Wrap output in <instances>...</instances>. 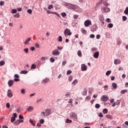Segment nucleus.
<instances>
[{"label":"nucleus","mask_w":128,"mask_h":128,"mask_svg":"<svg viewBox=\"0 0 128 128\" xmlns=\"http://www.w3.org/2000/svg\"><path fill=\"white\" fill-rule=\"evenodd\" d=\"M62 5L68 8L69 10H76V6L66 2H62Z\"/></svg>","instance_id":"nucleus-1"},{"label":"nucleus","mask_w":128,"mask_h":128,"mask_svg":"<svg viewBox=\"0 0 128 128\" xmlns=\"http://www.w3.org/2000/svg\"><path fill=\"white\" fill-rule=\"evenodd\" d=\"M50 112L52 111L50 109H47L46 110L45 112H42L41 114H43L44 116H50Z\"/></svg>","instance_id":"nucleus-2"},{"label":"nucleus","mask_w":128,"mask_h":128,"mask_svg":"<svg viewBox=\"0 0 128 128\" xmlns=\"http://www.w3.org/2000/svg\"><path fill=\"white\" fill-rule=\"evenodd\" d=\"M64 34L65 36H72V32H70V29L68 28H66L64 30Z\"/></svg>","instance_id":"nucleus-3"},{"label":"nucleus","mask_w":128,"mask_h":128,"mask_svg":"<svg viewBox=\"0 0 128 128\" xmlns=\"http://www.w3.org/2000/svg\"><path fill=\"white\" fill-rule=\"evenodd\" d=\"M90 24H92V21H90V20H86L84 22V25L86 28L90 26Z\"/></svg>","instance_id":"nucleus-4"},{"label":"nucleus","mask_w":128,"mask_h":128,"mask_svg":"<svg viewBox=\"0 0 128 128\" xmlns=\"http://www.w3.org/2000/svg\"><path fill=\"white\" fill-rule=\"evenodd\" d=\"M102 12H110V8H108V7H102Z\"/></svg>","instance_id":"nucleus-5"},{"label":"nucleus","mask_w":128,"mask_h":128,"mask_svg":"<svg viewBox=\"0 0 128 128\" xmlns=\"http://www.w3.org/2000/svg\"><path fill=\"white\" fill-rule=\"evenodd\" d=\"M60 52H58V49L54 50L52 51V54L54 56H60Z\"/></svg>","instance_id":"nucleus-6"},{"label":"nucleus","mask_w":128,"mask_h":128,"mask_svg":"<svg viewBox=\"0 0 128 128\" xmlns=\"http://www.w3.org/2000/svg\"><path fill=\"white\" fill-rule=\"evenodd\" d=\"M86 70H88V66L85 64H82L81 65V70L85 72Z\"/></svg>","instance_id":"nucleus-7"},{"label":"nucleus","mask_w":128,"mask_h":128,"mask_svg":"<svg viewBox=\"0 0 128 128\" xmlns=\"http://www.w3.org/2000/svg\"><path fill=\"white\" fill-rule=\"evenodd\" d=\"M47 14H56V16H58V18H60V14L56 12H50V10H47Z\"/></svg>","instance_id":"nucleus-8"},{"label":"nucleus","mask_w":128,"mask_h":128,"mask_svg":"<svg viewBox=\"0 0 128 128\" xmlns=\"http://www.w3.org/2000/svg\"><path fill=\"white\" fill-rule=\"evenodd\" d=\"M101 100L102 102H108V97L106 95H104L101 98Z\"/></svg>","instance_id":"nucleus-9"},{"label":"nucleus","mask_w":128,"mask_h":128,"mask_svg":"<svg viewBox=\"0 0 128 128\" xmlns=\"http://www.w3.org/2000/svg\"><path fill=\"white\" fill-rule=\"evenodd\" d=\"M14 80H10L8 82V86L10 88L11 86H12V84H14Z\"/></svg>","instance_id":"nucleus-10"},{"label":"nucleus","mask_w":128,"mask_h":128,"mask_svg":"<svg viewBox=\"0 0 128 128\" xmlns=\"http://www.w3.org/2000/svg\"><path fill=\"white\" fill-rule=\"evenodd\" d=\"M100 56V52L96 51L94 52V54L93 55L94 58H98V56Z\"/></svg>","instance_id":"nucleus-11"},{"label":"nucleus","mask_w":128,"mask_h":128,"mask_svg":"<svg viewBox=\"0 0 128 128\" xmlns=\"http://www.w3.org/2000/svg\"><path fill=\"white\" fill-rule=\"evenodd\" d=\"M7 96L8 98H12V90H8Z\"/></svg>","instance_id":"nucleus-12"},{"label":"nucleus","mask_w":128,"mask_h":128,"mask_svg":"<svg viewBox=\"0 0 128 128\" xmlns=\"http://www.w3.org/2000/svg\"><path fill=\"white\" fill-rule=\"evenodd\" d=\"M70 116L71 118H76V120L78 118V115L74 112H71Z\"/></svg>","instance_id":"nucleus-13"},{"label":"nucleus","mask_w":128,"mask_h":128,"mask_svg":"<svg viewBox=\"0 0 128 128\" xmlns=\"http://www.w3.org/2000/svg\"><path fill=\"white\" fill-rule=\"evenodd\" d=\"M30 40H32V38H28L25 42H24V44L26 46L28 44V42H30Z\"/></svg>","instance_id":"nucleus-14"},{"label":"nucleus","mask_w":128,"mask_h":128,"mask_svg":"<svg viewBox=\"0 0 128 128\" xmlns=\"http://www.w3.org/2000/svg\"><path fill=\"white\" fill-rule=\"evenodd\" d=\"M120 62H121L120 60L118 59H115L114 60V64H120Z\"/></svg>","instance_id":"nucleus-15"},{"label":"nucleus","mask_w":128,"mask_h":128,"mask_svg":"<svg viewBox=\"0 0 128 128\" xmlns=\"http://www.w3.org/2000/svg\"><path fill=\"white\" fill-rule=\"evenodd\" d=\"M28 112H32L34 110V107L32 106H28V108H27Z\"/></svg>","instance_id":"nucleus-16"},{"label":"nucleus","mask_w":128,"mask_h":128,"mask_svg":"<svg viewBox=\"0 0 128 128\" xmlns=\"http://www.w3.org/2000/svg\"><path fill=\"white\" fill-rule=\"evenodd\" d=\"M31 124L34 126H36V123H34V122L33 120L30 119L29 120Z\"/></svg>","instance_id":"nucleus-17"},{"label":"nucleus","mask_w":128,"mask_h":128,"mask_svg":"<svg viewBox=\"0 0 128 128\" xmlns=\"http://www.w3.org/2000/svg\"><path fill=\"white\" fill-rule=\"evenodd\" d=\"M48 82H50V79L47 78L42 80V82H44V84H46V83Z\"/></svg>","instance_id":"nucleus-18"},{"label":"nucleus","mask_w":128,"mask_h":128,"mask_svg":"<svg viewBox=\"0 0 128 128\" xmlns=\"http://www.w3.org/2000/svg\"><path fill=\"white\" fill-rule=\"evenodd\" d=\"M117 44L118 46H120V44H122V40H120V38H118L117 39Z\"/></svg>","instance_id":"nucleus-19"},{"label":"nucleus","mask_w":128,"mask_h":128,"mask_svg":"<svg viewBox=\"0 0 128 128\" xmlns=\"http://www.w3.org/2000/svg\"><path fill=\"white\" fill-rule=\"evenodd\" d=\"M20 120H16L14 123V126H18L20 124Z\"/></svg>","instance_id":"nucleus-20"},{"label":"nucleus","mask_w":128,"mask_h":128,"mask_svg":"<svg viewBox=\"0 0 128 128\" xmlns=\"http://www.w3.org/2000/svg\"><path fill=\"white\" fill-rule=\"evenodd\" d=\"M34 68H36V65L35 64H32L31 66V70H34Z\"/></svg>","instance_id":"nucleus-21"},{"label":"nucleus","mask_w":128,"mask_h":128,"mask_svg":"<svg viewBox=\"0 0 128 128\" xmlns=\"http://www.w3.org/2000/svg\"><path fill=\"white\" fill-rule=\"evenodd\" d=\"M112 88H118L115 82H113L112 84Z\"/></svg>","instance_id":"nucleus-22"},{"label":"nucleus","mask_w":128,"mask_h":128,"mask_svg":"<svg viewBox=\"0 0 128 128\" xmlns=\"http://www.w3.org/2000/svg\"><path fill=\"white\" fill-rule=\"evenodd\" d=\"M11 12L12 14H16V12H18V10H16V9H12L11 10Z\"/></svg>","instance_id":"nucleus-23"},{"label":"nucleus","mask_w":128,"mask_h":128,"mask_svg":"<svg viewBox=\"0 0 128 128\" xmlns=\"http://www.w3.org/2000/svg\"><path fill=\"white\" fill-rule=\"evenodd\" d=\"M28 72L26 70H23V71H21L20 72V74H28Z\"/></svg>","instance_id":"nucleus-24"},{"label":"nucleus","mask_w":128,"mask_h":128,"mask_svg":"<svg viewBox=\"0 0 128 128\" xmlns=\"http://www.w3.org/2000/svg\"><path fill=\"white\" fill-rule=\"evenodd\" d=\"M102 2H103V4L104 6H108V4L107 2H104V0H102Z\"/></svg>","instance_id":"nucleus-25"},{"label":"nucleus","mask_w":128,"mask_h":128,"mask_svg":"<svg viewBox=\"0 0 128 128\" xmlns=\"http://www.w3.org/2000/svg\"><path fill=\"white\" fill-rule=\"evenodd\" d=\"M78 56L80 58L82 56V51L80 50H78Z\"/></svg>","instance_id":"nucleus-26"},{"label":"nucleus","mask_w":128,"mask_h":128,"mask_svg":"<svg viewBox=\"0 0 128 128\" xmlns=\"http://www.w3.org/2000/svg\"><path fill=\"white\" fill-rule=\"evenodd\" d=\"M60 14L63 18H66V12H62Z\"/></svg>","instance_id":"nucleus-27"},{"label":"nucleus","mask_w":128,"mask_h":128,"mask_svg":"<svg viewBox=\"0 0 128 128\" xmlns=\"http://www.w3.org/2000/svg\"><path fill=\"white\" fill-rule=\"evenodd\" d=\"M66 122L67 124H72V120H70V119H68V118H67V119L66 120Z\"/></svg>","instance_id":"nucleus-28"},{"label":"nucleus","mask_w":128,"mask_h":128,"mask_svg":"<svg viewBox=\"0 0 128 128\" xmlns=\"http://www.w3.org/2000/svg\"><path fill=\"white\" fill-rule=\"evenodd\" d=\"M126 92H128V90H122L120 92V94H126Z\"/></svg>","instance_id":"nucleus-29"},{"label":"nucleus","mask_w":128,"mask_h":128,"mask_svg":"<svg viewBox=\"0 0 128 128\" xmlns=\"http://www.w3.org/2000/svg\"><path fill=\"white\" fill-rule=\"evenodd\" d=\"M58 42H62V36H59L58 37Z\"/></svg>","instance_id":"nucleus-30"},{"label":"nucleus","mask_w":128,"mask_h":128,"mask_svg":"<svg viewBox=\"0 0 128 128\" xmlns=\"http://www.w3.org/2000/svg\"><path fill=\"white\" fill-rule=\"evenodd\" d=\"M106 117L107 118H109V120H112V116L110 114H107Z\"/></svg>","instance_id":"nucleus-31"},{"label":"nucleus","mask_w":128,"mask_h":128,"mask_svg":"<svg viewBox=\"0 0 128 128\" xmlns=\"http://www.w3.org/2000/svg\"><path fill=\"white\" fill-rule=\"evenodd\" d=\"M85 100H86V102H89V100H90V96H88L86 97Z\"/></svg>","instance_id":"nucleus-32"},{"label":"nucleus","mask_w":128,"mask_h":128,"mask_svg":"<svg viewBox=\"0 0 128 128\" xmlns=\"http://www.w3.org/2000/svg\"><path fill=\"white\" fill-rule=\"evenodd\" d=\"M13 16L14 18H20V14L18 13H17L16 14L14 15Z\"/></svg>","instance_id":"nucleus-33"},{"label":"nucleus","mask_w":128,"mask_h":128,"mask_svg":"<svg viewBox=\"0 0 128 128\" xmlns=\"http://www.w3.org/2000/svg\"><path fill=\"white\" fill-rule=\"evenodd\" d=\"M108 109H106V108L104 109V110H103L104 114H108Z\"/></svg>","instance_id":"nucleus-34"},{"label":"nucleus","mask_w":128,"mask_h":128,"mask_svg":"<svg viewBox=\"0 0 128 128\" xmlns=\"http://www.w3.org/2000/svg\"><path fill=\"white\" fill-rule=\"evenodd\" d=\"M88 92V90L84 89V92H83L84 96H86V93Z\"/></svg>","instance_id":"nucleus-35"},{"label":"nucleus","mask_w":128,"mask_h":128,"mask_svg":"<svg viewBox=\"0 0 128 128\" xmlns=\"http://www.w3.org/2000/svg\"><path fill=\"white\" fill-rule=\"evenodd\" d=\"M124 14H128V8L126 7L124 12Z\"/></svg>","instance_id":"nucleus-36"},{"label":"nucleus","mask_w":128,"mask_h":128,"mask_svg":"<svg viewBox=\"0 0 128 128\" xmlns=\"http://www.w3.org/2000/svg\"><path fill=\"white\" fill-rule=\"evenodd\" d=\"M5 64H6V62H4V61H0V66H4Z\"/></svg>","instance_id":"nucleus-37"},{"label":"nucleus","mask_w":128,"mask_h":128,"mask_svg":"<svg viewBox=\"0 0 128 128\" xmlns=\"http://www.w3.org/2000/svg\"><path fill=\"white\" fill-rule=\"evenodd\" d=\"M95 108H100V104H96L95 105Z\"/></svg>","instance_id":"nucleus-38"},{"label":"nucleus","mask_w":128,"mask_h":128,"mask_svg":"<svg viewBox=\"0 0 128 128\" xmlns=\"http://www.w3.org/2000/svg\"><path fill=\"white\" fill-rule=\"evenodd\" d=\"M76 84H78V80L76 79L74 80V81L72 82V84H74V86Z\"/></svg>","instance_id":"nucleus-39"},{"label":"nucleus","mask_w":128,"mask_h":128,"mask_svg":"<svg viewBox=\"0 0 128 128\" xmlns=\"http://www.w3.org/2000/svg\"><path fill=\"white\" fill-rule=\"evenodd\" d=\"M112 74V71L111 70H108L106 72V76H110V74Z\"/></svg>","instance_id":"nucleus-40"},{"label":"nucleus","mask_w":128,"mask_h":128,"mask_svg":"<svg viewBox=\"0 0 128 128\" xmlns=\"http://www.w3.org/2000/svg\"><path fill=\"white\" fill-rule=\"evenodd\" d=\"M102 84H104V82L102 80H100L98 82V84H100V86H102Z\"/></svg>","instance_id":"nucleus-41"},{"label":"nucleus","mask_w":128,"mask_h":128,"mask_svg":"<svg viewBox=\"0 0 128 128\" xmlns=\"http://www.w3.org/2000/svg\"><path fill=\"white\" fill-rule=\"evenodd\" d=\"M108 28H112V26H114V24H108Z\"/></svg>","instance_id":"nucleus-42"},{"label":"nucleus","mask_w":128,"mask_h":128,"mask_svg":"<svg viewBox=\"0 0 128 128\" xmlns=\"http://www.w3.org/2000/svg\"><path fill=\"white\" fill-rule=\"evenodd\" d=\"M66 98H70V92H67L66 94Z\"/></svg>","instance_id":"nucleus-43"},{"label":"nucleus","mask_w":128,"mask_h":128,"mask_svg":"<svg viewBox=\"0 0 128 128\" xmlns=\"http://www.w3.org/2000/svg\"><path fill=\"white\" fill-rule=\"evenodd\" d=\"M16 120V118L14 117H12L11 118V122H14Z\"/></svg>","instance_id":"nucleus-44"},{"label":"nucleus","mask_w":128,"mask_h":128,"mask_svg":"<svg viewBox=\"0 0 128 128\" xmlns=\"http://www.w3.org/2000/svg\"><path fill=\"white\" fill-rule=\"evenodd\" d=\"M116 104H120V102H118V103H116L115 102H114L112 106H113L114 108V106H116Z\"/></svg>","instance_id":"nucleus-45"},{"label":"nucleus","mask_w":128,"mask_h":128,"mask_svg":"<svg viewBox=\"0 0 128 128\" xmlns=\"http://www.w3.org/2000/svg\"><path fill=\"white\" fill-rule=\"evenodd\" d=\"M72 80V76H70L68 78V81L70 82Z\"/></svg>","instance_id":"nucleus-46"},{"label":"nucleus","mask_w":128,"mask_h":128,"mask_svg":"<svg viewBox=\"0 0 128 128\" xmlns=\"http://www.w3.org/2000/svg\"><path fill=\"white\" fill-rule=\"evenodd\" d=\"M52 8H54L53 5H50L48 6V10H52Z\"/></svg>","instance_id":"nucleus-47"},{"label":"nucleus","mask_w":128,"mask_h":128,"mask_svg":"<svg viewBox=\"0 0 128 128\" xmlns=\"http://www.w3.org/2000/svg\"><path fill=\"white\" fill-rule=\"evenodd\" d=\"M27 12H28V14H32V10L28 9L27 10Z\"/></svg>","instance_id":"nucleus-48"},{"label":"nucleus","mask_w":128,"mask_h":128,"mask_svg":"<svg viewBox=\"0 0 128 128\" xmlns=\"http://www.w3.org/2000/svg\"><path fill=\"white\" fill-rule=\"evenodd\" d=\"M34 46L36 48H40V44H38L36 43Z\"/></svg>","instance_id":"nucleus-49"},{"label":"nucleus","mask_w":128,"mask_h":128,"mask_svg":"<svg viewBox=\"0 0 128 128\" xmlns=\"http://www.w3.org/2000/svg\"><path fill=\"white\" fill-rule=\"evenodd\" d=\"M24 50L26 54H28V48H24Z\"/></svg>","instance_id":"nucleus-50"},{"label":"nucleus","mask_w":128,"mask_h":128,"mask_svg":"<svg viewBox=\"0 0 128 128\" xmlns=\"http://www.w3.org/2000/svg\"><path fill=\"white\" fill-rule=\"evenodd\" d=\"M72 74V70H68L67 71L66 74L68 75V74Z\"/></svg>","instance_id":"nucleus-51"},{"label":"nucleus","mask_w":128,"mask_h":128,"mask_svg":"<svg viewBox=\"0 0 128 128\" xmlns=\"http://www.w3.org/2000/svg\"><path fill=\"white\" fill-rule=\"evenodd\" d=\"M122 20H124V22H126V16H122Z\"/></svg>","instance_id":"nucleus-52"},{"label":"nucleus","mask_w":128,"mask_h":128,"mask_svg":"<svg viewBox=\"0 0 128 128\" xmlns=\"http://www.w3.org/2000/svg\"><path fill=\"white\" fill-rule=\"evenodd\" d=\"M82 34H86V30H84V28L82 29Z\"/></svg>","instance_id":"nucleus-53"},{"label":"nucleus","mask_w":128,"mask_h":128,"mask_svg":"<svg viewBox=\"0 0 128 128\" xmlns=\"http://www.w3.org/2000/svg\"><path fill=\"white\" fill-rule=\"evenodd\" d=\"M50 62H54V59L52 58H50Z\"/></svg>","instance_id":"nucleus-54"},{"label":"nucleus","mask_w":128,"mask_h":128,"mask_svg":"<svg viewBox=\"0 0 128 128\" xmlns=\"http://www.w3.org/2000/svg\"><path fill=\"white\" fill-rule=\"evenodd\" d=\"M6 106L8 108H10V103H7L6 104Z\"/></svg>","instance_id":"nucleus-55"},{"label":"nucleus","mask_w":128,"mask_h":128,"mask_svg":"<svg viewBox=\"0 0 128 128\" xmlns=\"http://www.w3.org/2000/svg\"><path fill=\"white\" fill-rule=\"evenodd\" d=\"M20 120H24V116L22 115H19Z\"/></svg>","instance_id":"nucleus-56"},{"label":"nucleus","mask_w":128,"mask_h":128,"mask_svg":"<svg viewBox=\"0 0 128 128\" xmlns=\"http://www.w3.org/2000/svg\"><path fill=\"white\" fill-rule=\"evenodd\" d=\"M98 116H100V118H103L104 114H102V113L100 112V113Z\"/></svg>","instance_id":"nucleus-57"},{"label":"nucleus","mask_w":128,"mask_h":128,"mask_svg":"<svg viewBox=\"0 0 128 128\" xmlns=\"http://www.w3.org/2000/svg\"><path fill=\"white\" fill-rule=\"evenodd\" d=\"M14 82H20V78H15L14 79Z\"/></svg>","instance_id":"nucleus-58"},{"label":"nucleus","mask_w":128,"mask_h":128,"mask_svg":"<svg viewBox=\"0 0 128 128\" xmlns=\"http://www.w3.org/2000/svg\"><path fill=\"white\" fill-rule=\"evenodd\" d=\"M26 92V90L24 89H22L21 90V92L22 94H24V92Z\"/></svg>","instance_id":"nucleus-59"},{"label":"nucleus","mask_w":128,"mask_h":128,"mask_svg":"<svg viewBox=\"0 0 128 128\" xmlns=\"http://www.w3.org/2000/svg\"><path fill=\"white\" fill-rule=\"evenodd\" d=\"M100 34L96 35V38H97V40H100Z\"/></svg>","instance_id":"nucleus-60"},{"label":"nucleus","mask_w":128,"mask_h":128,"mask_svg":"<svg viewBox=\"0 0 128 128\" xmlns=\"http://www.w3.org/2000/svg\"><path fill=\"white\" fill-rule=\"evenodd\" d=\"M106 20H107L108 22H112V20L110 18H106Z\"/></svg>","instance_id":"nucleus-61"},{"label":"nucleus","mask_w":128,"mask_h":128,"mask_svg":"<svg viewBox=\"0 0 128 128\" xmlns=\"http://www.w3.org/2000/svg\"><path fill=\"white\" fill-rule=\"evenodd\" d=\"M44 119H41L40 120V124H44Z\"/></svg>","instance_id":"nucleus-62"},{"label":"nucleus","mask_w":128,"mask_h":128,"mask_svg":"<svg viewBox=\"0 0 128 128\" xmlns=\"http://www.w3.org/2000/svg\"><path fill=\"white\" fill-rule=\"evenodd\" d=\"M72 99H70L68 102V104H72Z\"/></svg>","instance_id":"nucleus-63"},{"label":"nucleus","mask_w":128,"mask_h":128,"mask_svg":"<svg viewBox=\"0 0 128 128\" xmlns=\"http://www.w3.org/2000/svg\"><path fill=\"white\" fill-rule=\"evenodd\" d=\"M14 77L18 78H20V76L18 74H15Z\"/></svg>","instance_id":"nucleus-64"}]
</instances>
